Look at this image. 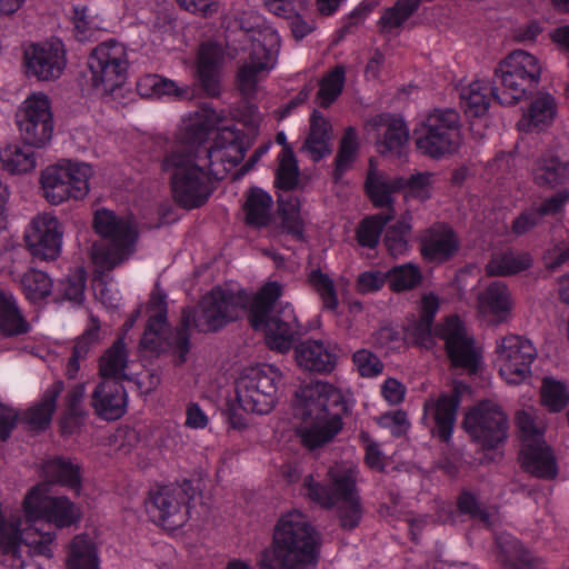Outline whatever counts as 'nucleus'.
Listing matches in <instances>:
<instances>
[{
    "instance_id": "obj_3",
    "label": "nucleus",
    "mask_w": 569,
    "mask_h": 569,
    "mask_svg": "<svg viewBox=\"0 0 569 569\" xmlns=\"http://www.w3.org/2000/svg\"><path fill=\"white\" fill-rule=\"evenodd\" d=\"M162 169L170 173L174 202L187 210L207 203L216 189V180L222 179L217 168H209L200 154V147L179 148L162 161Z\"/></svg>"
},
{
    "instance_id": "obj_30",
    "label": "nucleus",
    "mask_w": 569,
    "mask_h": 569,
    "mask_svg": "<svg viewBox=\"0 0 569 569\" xmlns=\"http://www.w3.org/2000/svg\"><path fill=\"white\" fill-rule=\"evenodd\" d=\"M299 367L310 372L330 373L337 365V355L330 345L321 340L300 342L295 349Z\"/></svg>"
},
{
    "instance_id": "obj_21",
    "label": "nucleus",
    "mask_w": 569,
    "mask_h": 569,
    "mask_svg": "<svg viewBox=\"0 0 569 569\" xmlns=\"http://www.w3.org/2000/svg\"><path fill=\"white\" fill-rule=\"evenodd\" d=\"M435 335L445 341L448 358L455 367L475 371L478 355L473 338L458 316H450L435 328Z\"/></svg>"
},
{
    "instance_id": "obj_50",
    "label": "nucleus",
    "mask_w": 569,
    "mask_h": 569,
    "mask_svg": "<svg viewBox=\"0 0 569 569\" xmlns=\"http://www.w3.org/2000/svg\"><path fill=\"white\" fill-rule=\"evenodd\" d=\"M0 161L11 173H26L36 167L34 152L31 147L10 144L0 150Z\"/></svg>"
},
{
    "instance_id": "obj_34",
    "label": "nucleus",
    "mask_w": 569,
    "mask_h": 569,
    "mask_svg": "<svg viewBox=\"0 0 569 569\" xmlns=\"http://www.w3.org/2000/svg\"><path fill=\"white\" fill-rule=\"evenodd\" d=\"M535 182L540 187L555 188L569 181V160L557 154H543L533 169Z\"/></svg>"
},
{
    "instance_id": "obj_2",
    "label": "nucleus",
    "mask_w": 569,
    "mask_h": 569,
    "mask_svg": "<svg viewBox=\"0 0 569 569\" xmlns=\"http://www.w3.org/2000/svg\"><path fill=\"white\" fill-rule=\"evenodd\" d=\"M320 537L308 517L293 509L277 520L271 545L260 551L258 569H316Z\"/></svg>"
},
{
    "instance_id": "obj_31",
    "label": "nucleus",
    "mask_w": 569,
    "mask_h": 569,
    "mask_svg": "<svg viewBox=\"0 0 569 569\" xmlns=\"http://www.w3.org/2000/svg\"><path fill=\"white\" fill-rule=\"evenodd\" d=\"M223 61L222 49L214 43H203L199 49L197 62L198 80L210 97L220 94V67Z\"/></svg>"
},
{
    "instance_id": "obj_55",
    "label": "nucleus",
    "mask_w": 569,
    "mask_h": 569,
    "mask_svg": "<svg viewBox=\"0 0 569 569\" xmlns=\"http://www.w3.org/2000/svg\"><path fill=\"white\" fill-rule=\"evenodd\" d=\"M557 114V103L548 92H540L530 103L528 116L530 124L542 129L548 127L555 120Z\"/></svg>"
},
{
    "instance_id": "obj_45",
    "label": "nucleus",
    "mask_w": 569,
    "mask_h": 569,
    "mask_svg": "<svg viewBox=\"0 0 569 569\" xmlns=\"http://www.w3.org/2000/svg\"><path fill=\"white\" fill-rule=\"evenodd\" d=\"M86 393L83 383L72 387L66 397L67 412L60 421L62 435H72L87 416L82 402Z\"/></svg>"
},
{
    "instance_id": "obj_10",
    "label": "nucleus",
    "mask_w": 569,
    "mask_h": 569,
    "mask_svg": "<svg viewBox=\"0 0 569 569\" xmlns=\"http://www.w3.org/2000/svg\"><path fill=\"white\" fill-rule=\"evenodd\" d=\"M199 493L191 480L151 489L144 500L149 519L167 530L182 527L189 519L190 502Z\"/></svg>"
},
{
    "instance_id": "obj_56",
    "label": "nucleus",
    "mask_w": 569,
    "mask_h": 569,
    "mask_svg": "<svg viewBox=\"0 0 569 569\" xmlns=\"http://www.w3.org/2000/svg\"><path fill=\"white\" fill-rule=\"evenodd\" d=\"M421 2L422 0H397L379 19L382 31L401 27L419 9Z\"/></svg>"
},
{
    "instance_id": "obj_62",
    "label": "nucleus",
    "mask_w": 569,
    "mask_h": 569,
    "mask_svg": "<svg viewBox=\"0 0 569 569\" xmlns=\"http://www.w3.org/2000/svg\"><path fill=\"white\" fill-rule=\"evenodd\" d=\"M405 341L415 346L431 348L433 346L432 323L417 319L405 328Z\"/></svg>"
},
{
    "instance_id": "obj_17",
    "label": "nucleus",
    "mask_w": 569,
    "mask_h": 569,
    "mask_svg": "<svg viewBox=\"0 0 569 569\" xmlns=\"http://www.w3.org/2000/svg\"><path fill=\"white\" fill-rule=\"evenodd\" d=\"M280 47V37L271 28L253 31L248 61L239 69V90L244 96L254 92L258 74L273 67Z\"/></svg>"
},
{
    "instance_id": "obj_61",
    "label": "nucleus",
    "mask_w": 569,
    "mask_h": 569,
    "mask_svg": "<svg viewBox=\"0 0 569 569\" xmlns=\"http://www.w3.org/2000/svg\"><path fill=\"white\" fill-rule=\"evenodd\" d=\"M309 282L319 295L323 308L336 311L339 302L332 279L317 269L310 272Z\"/></svg>"
},
{
    "instance_id": "obj_29",
    "label": "nucleus",
    "mask_w": 569,
    "mask_h": 569,
    "mask_svg": "<svg viewBox=\"0 0 569 569\" xmlns=\"http://www.w3.org/2000/svg\"><path fill=\"white\" fill-rule=\"evenodd\" d=\"M26 520L28 519L26 518ZM2 521L14 528V537L22 548V553H26L28 557H30V553L48 558L52 557L50 545L54 540V533L43 531V523L41 521H27L28 526L22 530H20V518L7 520L2 515Z\"/></svg>"
},
{
    "instance_id": "obj_60",
    "label": "nucleus",
    "mask_w": 569,
    "mask_h": 569,
    "mask_svg": "<svg viewBox=\"0 0 569 569\" xmlns=\"http://www.w3.org/2000/svg\"><path fill=\"white\" fill-rule=\"evenodd\" d=\"M138 87L140 90L144 87L150 88L156 96H173L178 99L190 98L189 88L187 86L180 87L176 81L158 74L144 77L138 83Z\"/></svg>"
},
{
    "instance_id": "obj_7",
    "label": "nucleus",
    "mask_w": 569,
    "mask_h": 569,
    "mask_svg": "<svg viewBox=\"0 0 569 569\" xmlns=\"http://www.w3.org/2000/svg\"><path fill=\"white\" fill-rule=\"evenodd\" d=\"M417 150L439 160L459 152L462 144V124L458 111L436 108L413 130Z\"/></svg>"
},
{
    "instance_id": "obj_26",
    "label": "nucleus",
    "mask_w": 569,
    "mask_h": 569,
    "mask_svg": "<svg viewBox=\"0 0 569 569\" xmlns=\"http://www.w3.org/2000/svg\"><path fill=\"white\" fill-rule=\"evenodd\" d=\"M459 405L460 396L457 390L450 395H440L437 400L428 399L425 402V419L431 420V432L445 442L451 438Z\"/></svg>"
},
{
    "instance_id": "obj_46",
    "label": "nucleus",
    "mask_w": 569,
    "mask_h": 569,
    "mask_svg": "<svg viewBox=\"0 0 569 569\" xmlns=\"http://www.w3.org/2000/svg\"><path fill=\"white\" fill-rule=\"evenodd\" d=\"M478 302L482 311L501 316L511 308L510 291L502 281H493L479 293Z\"/></svg>"
},
{
    "instance_id": "obj_22",
    "label": "nucleus",
    "mask_w": 569,
    "mask_h": 569,
    "mask_svg": "<svg viewBox=\"0 0 569 569\" xmlns=\"http://www.w3.org/2000/svg\"><path fill=\"white\" fill-rule=\"evenodd\" d=\"M62 236L63 230L58 219L53 214L44 212L32 219L24 239L34 258L49 261L59 257Z\"/></svg>"
},
{
    "instance_id": "obj_52",
    "label": "nucleus",
    "mask_w": 569,
    "mask_h": 569,
    "mask_svg": "<svg viewBox=\"0 0 569 569\" xmlns=\"http://www.w3.org/2000/svg\"><path fill=\"white\" fill-rule=\"evenodd\" d=\"M278 168L276 170L274 184L283 191L296 189L299 182V167L290 146H286L278 157Z\"/></svg>"
},
{
    "instance_id": "obj_24",
    "label": "nucleus",
    "mask_w": 569,
    "mask_h": 569,
    "mask_svg": "<svg viewBox=\"0 0 569 569\" xmlns=\"http://www.w3.org/2000/svg\"><path fill=\"white\" fill-rule=\"evenodd\" d=\"M460 249V240L448 223H435L420 236V252L425 260L445 263L451 260Z\"/></svg>"
},
{
    "instance_id": "obj_37",
    "label": "nucleus",
    "mask_w": 569,
    "mask_h": 569,
    "mask_svg": "<svg viewBox=\"0 0 569 569\" xmlns=\"http://www.w3.org/2000/svg\"><path fill=\"white\" fill-rule=\"evenodd\" d=\"M532 263L528 252L506 251L492 254L485 270L488 276L507 277L528 270Z\"/></svg>"
},
{
    "instance_id": "obj_18",
    "label": "nucleus",
    "mask_w": 569,
    "mask_h": 569,
    "mask_svg": "<svg viewBox=\"0 0 569 569\" xmlns=\"http://www.w3.org/2000/svg\"><path fill=\"white\" fill-rule=\"evenodd\" d=\"M496 353L499 373L509 385H520L531 377L537 350L530 340L508 335L497 341Z\"/></svg>"
},
{
    "instance_id": "obj_27",
    "label": "nucleus",
    "mask_w": 569,
    "mask_h": 569,
    "mask_svg": "<svg viewBox=\"0 0 569 569\" xmlns=\"http://www.w3.org/2000/svg\"><path fill=\"white\" fill-rule=\"evenodd\" d=\"M91 406L98 417L104 420L121 418L127 408V392L116 379L101 380L91 396Z\"/></svg>"
},
{
    "instance_id": "obj_5",
    "label": "nucleus",
    "mask_w": 569,
    "mask_h": 569,
    "mask_svg": "<svg viewBox=\"0 0 569 569\" xmlns=\"http://www.w3.org/2000/svg\"><path fill=\"white\" fill-rule=\"evenodd\" d=\"M281 293L282 288L278 282L264 284L251 305L249 321L253 329L266 331L270 349L284 353L299 336L300 325L289 305L276 309Z\"/></svg>"
},
{
    "instance_id": "obj_48",
    "label": "nucleus",
    "mask_w": 569,
    "mask_h": 569,
    "mask_svg": "<svg viewBox=\"0 0 569 569\" xmlns=\"http://www.w3.org/2000/svg\"><path fill=\"white\" fill-rule=\"evenodd\" d=\"M411 216L403 214L398 221L387 227L383 242L388 252L398 257L409 250V239L411 236Z\"/></svg>"
},
{
    "instance_id": "obj_20",
    "label": "nucleus",
    "mask_w": 569,
    "mask_h": 569,
    "mask_svg": "<svg viewBox=\"0 0 569 569\" xmlns=\"http://www.w3.org/2000/svg\"><path fill=\"white\" fill-rule=\"evenodd\" d=\"M189 130L192 131L191 136L194 142H198L197 147H200L202 160L206 161L209 168H216L217 161L230 166L229 168L219 170V176L222 178L230 168L236 167L244 158L247 148L234 130L223 129L216 139L214 146L210 148L200 146L208 137L209 128L206 124H199L198 127L191 126Z\"/></svg>"
},
{
    "instance_id": "obj_63",
    "label": "nucleus",
    "mask_w": 569,
    "mask_h": 569,
    "mask_svg": "<svg viewBox=\"0 0 569 569\" xmlns=\"http://www.w3.org/2000/svg\"><path fill=\"white\" fill-rule=\"evenodd\" d=\"M62 295L66 299L81 302L84 297L86 276L82 270L69 273L60 282Z\"/></svg>"
},
{
    "instance_id": "obj_23",
    "label": "nucleus",
    "mask_w": 569,
    "mask_h": 569,
    "mask_svg": "<svg viewBox=\"0 0 569 569\" xmlns=\"http://www.w3.org/2000/svg\"><path fill=\"white\" fill-rule=\"evenodd\" d=\"M27 76L39 81H53L60 78L66 64V49L62 41L54 39L32 44L24 53Z\"/></svg>"
},
{
    "instance_id": "obj_6",
    "label": "nucleus",
    "mask_w": 569,
    "mask_h": 569,
    "mask_svg": "<svg viewBox=\"0 0 569 569\" xmlns=\"http://www.w3.org/2000/svg\"><path fill=\"white\" fill-rule=\"evenodd\" d=\"M92 227L108 243L94 242L90 254L92 262L102 270H111L126 261L133 252L138 237L133 220L101 208L93 214Z\"/></svg>"
},
{
    "instance_id": "obj_14",
    "label": "nucleus",
    "mask_w": 569,
    "mask_h": 569,
    "mask_svg": "<svg viewBox=\"0 0 569 569\" xmlns=\"http://www.w3.org/2000/svg\"><path fill=\"white\" fill-rule=\"evenodd\" d=\"M128 66L122 43L109 40L98 44L88 58L92 86L102 93H112L126 82Z\"/></svg>"
},
{
    "instance_id": "obj_51",
    "label": "nucleus",
    "mask_w": 569,
    "mask_h": 569,
    "mask_svg": "<svg viewBox=\"0 0 569 569\" xmlns=\"http://www.w3.org/2000/svg\"><path fill=\"white\" fill-rule=\"evenodd\" d=\"M505 60L513 71L528 80V84L533 90L538 87L541 77V64L533 54L523 50H515Z\"/></svg>"
},
{
    "instance_id": "obj_13",
    "label": "nucleus",
    "mask_w": 569,
    "mask_h": 569,
    "mask_svg": "<svg viewBox=\"0 0 569 569\" xmlns=\"http://www.w3.org/2000/svg\"><path fill=\"white\" fill-rule=\"evenodd\" d=\"M432 173L419 172L411 174L409 178L388 177L376 167L373 159L369 160V169L365 182L366 192L376 208L385 206H393L395 192L407 189L411 197L420 200L430 198V184Z\"/></svg>"
},
{
    "instance_id": "obj_1",
    "label": "nucleus",
    "mask_w": 569,
    "mask_h": 569,
    "mask_svg": "<svg viewBox=\"0 0 569 569\" xmlns=\"http://www.w3.org/2000/svg\"><path fill=\"white\" fill-rule=\"evenodd\" d=\"M293 416L300 420L297 433L309 450L329 442L342 430L350 407L342 392L329 382L310 381L295 393Z\"/></svg>"
},
{
    "instance_id": "obj_33",
    "label": "nucleus",
    "mask_w": 569,
    "mask_h": 569,
    "mask_svg": "<svg viewBox=\"0 0 569 569\" xmlns=\"http://www.w3.org/2000/svg\"><path fill=\"white\" fill-rule=\"evenodd\" d=\"M301 151H306L316 162L332 151L331 124L318 110H313L311 114L310 130Z\"/></svg>"
},
{
    "instance_id": "obj_49",
    "label": "nucleus",
    "mask_w": 569,
    "mask_h": 569,
    "mask_svg": "<svg viewBox=\"0 0 569 569\" xmlns=\"http://www.w3.org/2000/svg\"><path fill=\"white\" fill-rule=\"evenodd\" d=\"M358 147L357 131L355 128L348 127L340 140L338 153L335 159V169L332 172L335 182H339L342 176L350 169L356 159Z\"/></svg>"
},
{
    "instance_id": "obj_58",
    "label": "nucleus",
    "mask_w": 569,
    "mask_h": 569,
    "mask_svg": "<svg viewBox=\"0 0 569 569\" xmlns=\"http://www.w3.org/2000/svg\"><path fill=\"white\" fill-rule=\"evenodd\" d=\"M20 283L27 299L33 302L47 298L52 290L51 278L46 272L36 269L24 272Z\"/></svg>"
},
{
    "instance_id": "obj_47",
    "label": "nucleus",
    "mask_w": 569,
    "mask_h": 569,
    "mask_svg": "<svg viewBox=\"0 0 569 569\" xmlns=\"http://www.w3.org/2000/svg\"><path fill=\"white\" fill-rule=\"evenodd\" d=\"M489 86L483 80H475L460 91V102L466 114L471 117L483 116L489 108L487 91Z\"/></svg>"
},
{
    "instance_id": "obj_40",
    "label": "nucleus",
    "mask_w": 569,
    "mask_h": 569,
    "mask_svg": "<svg viewBox=\"0 0 569 569\" xmlns=\"http://www.w3.org/2000/svg\"><path fill=\"white\" fill-rule=\"evenodd\" d=\"M128 352L123 337H119L99 359V373L103 379H127Z\"/></svg>"
},
{
    "instance_id": "obj_8",
    "label": "nucleus",
    "mask_w": 569,
    "mask_h": 569,
    "mask_svg": "<svg viewBox=\"0 0 569 569\" xmlns=\"http://www.w3.org/2000/svg\"><path fill=\"white\" fill-rule=\"evenodd\" d=\"M281 371L272 365L246 368L236 381V396L243 411L268 415L279 400Z\"/></svg>"
},
{
    "instance_id": "obj_12",
    "label": "nucleus",
    "mask_w": 569,
    "mask_h": 569,
    "mask_svg": "<svg viewBox=\"0 0 569 569\" xmlns=\"http://www.w3.org/2000/svg\"><path fill=\"white\" fill-rule=\"evenodd\" d=\"M91 173V167L87 163L49 166L40 178L43 197L51 204H60L70 198L81 200L89 192Z\"/></svg>"
},
{
    "instance_id": "obj_59",
    "label": "nucleus",
    "mask_w": 569,
    "mask_h": 569,
    "mask_svg": "<svg viewBox=\"0 0 569 569\" xmlns=\"http://www.w3.org/2000/svg\"><path fill=\"white\" fill-rule=\"evenodd\" d=\"M387 277L389 287L395 292L410 290L422 280L420 268L413 263L396 266L387 272Z\"/></svg>"
},
{
    "instance_id": "obj_15",
    "label": "nucleus",
    "mask_w": 569,
    "mask_h": 569,
    "mask_svg": "<svg viewBox=\"0 0 569 569\" xmlns=\"http://www.w3.org/2000/svg\"><path fill=\"white\" fill-rule=\"evenodd\" d=\"M463 429L483 449H495L508 437L509 420L500 406L482 401L466 413Z\"/></svg>"
},
{
    "instance_id": "obj_44",
    "label": "nucleus",
    "mask_w": 569,
    "mask_h": 569,
    "mask_svg": "<svg viewBox=\"0 0 569 569\" xmlns=\"http://www.w3.org/2000/svg\"><path fill=\"white\" fill-rule=\"evenodd\" d=\"M100 339V322L91 316L90 325L84 332L77 339L71 357L69 358L66 367V375L68 378H76L80 369V360L86 359L90 348L96 345Z\"/></svg>"
},
{
    "instance_id": "obj_64",
    "label": "nucleus",
    "mask_w": 569,
    "mask_h": 569,
    "mask_svg": "<svg viewBox=\"0 0 569 569\" xmlns=\"http://www.w3.org/2000/svg\"><path fill=\"white\" fill-rule=\"evenodd\" d=\"M352 359L362 377L378 376L383 369L381 360L367 349L356 351Z\"/></svg>"
},
{
    "instance_id": "obj_57",
    "label": "nucleus",
    "mask_w": 569,
    "mask_h": 569,
    "mask_svg": "<svg viewBox=\"0 0 569 569\" xmlns=\"http://www.w3.org/2000/svg\"><path fill=\"white\" fill-rule=\"evenodd\" d=\"M345 67L337 66L322 78L317 92V101L320 107L328 108L340 96L345 86Z\"/></svg>"
},
{
    "instance_id": "obj_32",
    "label": "nucleus",
    "mask_w": 569,
    "mask_h": 569,
    "mask_svg": "<svg viewBox=\"0 0 569 569\" xmlns=\"http://www.w3.org/2000/svg\"><path fill=\"white\" fill-rule=\"evenodd\" d=\"M63 389V381L56 380L46 389L41 399L23 412L22 421L30 430L43 431L50 426L57 408V399Z\"/></svg>"
},
{
    "instance_id": "obj_19",
    "label": "nucleus",
    "mask_w": 569,
    "mask_h": 569,
    "mask_svg": "<svg viewBox=\"0 0 569 569\" xmlns=\"http://www.w3.org/2000/svg\"><path fill=\"white\" fill-rule=\"evenodd\" d=\"M21 139L29 147L41 148L53 132L50 101L43 93L32 94L16 113Z\"/></svg>"
},
{
    "instance_id": "obj_25",
    "label": "nucleus",
    "mask_w": 569,
    "mask_h": 569,
    "mask_svg": "<svg viewBox=\"0 0 569 569\" xmlns=\"http://www.w3.org/2000/svg\"><path fill=\"white\" fill-rule=\"evenodd\" d=\"M490 91L500 104L513 106L527 98L533 91V88L528 84L526 78L513 71L503 59L495 69Z\"/></svg>"
},
{
    "instance_id": "obj_54",
    "label": "nucleus",
    "mask_w": 569,
    "mask_h": 569,
    "mask_svg": "<svg viewBox=\"0 0 569 569\" xmlns=\"http://www.w3.org/2000/svg\"><path fill=\"white\" fill-rule=\"evenodd\" d=\"M457 509L461 515L480 522L487 529H492L495 523L492 513L476 493L466 489L461 490L457 497Z\"/></svg>"
},
{
    "instance_id": "obj_9",
    "label": "nucleus",
    "mask_w": 569,
    "mask_h": 569,
    "mask_svg": "<svg viewBox=\"0 0 569 569\" xmlns=\"http://www.w3.org/2000/svg\"><path fill=\"white\" fill-rule=\"evenodd\" d=\"M516 425L521 440L522 468L536 478L555 479L558 476V465L551 448L545 440V426L537 421L532 412L526 410L517 412Z\"/></svg>"
},
{
    "instance_id": "obj_16",
    "label": "nucleus",
    "mask_w": 569,
    "mask_h": 569,
    "mask_svg": "<svg viewBox=\"0 0 569 569\" xmlns=\"http://www.w3.org/2000/svg\"><path fill=\"white\" fill-rule=\"evenodd\" d=\"M46 486L33 487L23 500V509L28 521L44 519L58 528H68L81 519V511L64 496L46 495Z\"/></svg>"
},
{
    "instance_id": "obj_43",
    "label": "nucleus",
    "mask_w": 569,
    "mask_h": 569,
    "mask_svg": "<svg viewBox=\"0 0 569 569\" xmlns=\"http://www.w3.org/2000/svg\"><path fill=\"white\" fill-rule=\"evenodd\" d=\"M377 123L386 128L383 140L380 144V147H382L380 153H400L402 147H405L409 140V129L405 121L396 116L381 114Z\"/></svg>"
},
{
    "instance_id": "obj_35",
    "label": "nucleus",
    "mask_w": 569,
    "mask_h": 569,
    "mask_svg": "<svg viewBox=\"0 0 569 569\" xmlns=\"http://www.w3.org/2000/svg\"><path fill=\"white\" fill-rule=\"evenodd\" d=\"M277 216L280 223L273 226L278 232L290 234L296 240H303V221L300 216L299 199L291 196H279Z\"/></svg>"
},
{
    "instance_id": "obj_38",
    "label": "nucleus",
    "mask_w": 569,
    "mask_h": 569,
    "mask_svg": "<svg viewBox=\"0 0 569 569\" xmlns=\"http://www.w3.org/2000/svg\"><path fill=\"white\" fill-rule=\"evenodd\" d=\"M43 476L50 482L60 483L70 489L78 490L81 487L80 466L70 459L54 457L42 465Z\"/></svg>"
},
{
    "instance_id": "obj_39",
    "label": "nucleus",
    "mask_w": 569,
    "mask_h": 569,
    "mask_svg": "<svg viewBox=\"0 0 569 569\" xmlns=\"http://www.w3.org/2000/svg\"><path fill=\"white\" fill-rule=\"evenodd\" d=\"M383 208L387 211L366 217L359 222L356 229V237L361 247L376 248L383 229L395 218L396 210L393 206H385Z\"/></svg>"
},
{
    "instance_id": "obj_4",
    "label": "nucleus",
    "mask_w": 569,
    "mask_h": 569,
    "mask_svg": "<svg viewBox=\"0 0 569 569\" xmlns=\"http://www.w3.org/2000/svg\"><path fill=\"white\" fill-rule=\"evenodd\" d=\"M328 476V485L315 481L312 475L306 476L302 483L306 496L323 509L336 508L340 527L353 530L363 516L357 491V472L352 468H331Z\"/></svg>"
},
{
    "instance_id": "obj_42",
    "label": "nucleus",
    "mask_w": 569,
    "mask_h": 569,
    "mask_svg": "<svg viewBox=\"0 0 569 569\" xmlns=\"http://www.w3.org/2000/svg\"><path fill=\"white\" fill-rule=\"evenodd\" d=\"M271 196L260 188H251L246 203V223L256 228H262L269 224L271 219Z\"/></svg>"
},
{
    "instance_id": "obj_28",
    "label": "nucleus",
    "mask_w": 569,
    "mask_h": 569,
    "mask_svg": "<svg viewBox=\"0 0 569 569\" xmlns=\"http://www.w3.org/2000/svg\"><path fill=\"white\" fill-rule=\"evenodd\" d=\"M497 559L512 569H546L541 558L532 555L520 540L508 532L495 535Z\"/></svg>"
},
{
    "instance_id": "obj_11",
    "label": "nucleus",
    "mask_w": 569,
    "mask_h": 569,
    "mask_svg": "<svg viewBox=\"0 0 569 569\" xmlns=\"http://www.w3.org/2000/svg\"><path fill=\"white\" fill-rule=\"evenodd\" d=\"M246 307L244 298L220 287L208 292L197 308H183V323H193L199 332H216L237 320Z\"/></svg>"
},
{
    "instance_id": "obj_36",
    "label": "nucleus",
    "mask_w": 569,
    "mask_h": 569,
    "mask_svg": "<svg viewBox=\"0 0 569 569\" xmlns=\"http://www.w3.org/2000/svg\"><path fill=\"white\" fill-rule=\"evenodd\" d=\"M27 321L18 307L16 298L4 291H0V332L4 337H16L30 331Z\"/></svg>"
},
{
    "instance_id": "obj_53",
    "label": "nucleus",
    "mask_w": 569,
    "mask_h": 569,
    "mask_svg": "<svg viewBox=\"0 0 569 569\" xmlns=\"http://www.w3.org/2000/svg\"><path fill=\"white\" fill-rule=\"evenodd\" d=\"M541 403L550 412H560L569 402L567 385L553 377H545L540 387Z\"/></svg>"
},
{
    "instance_id": "obj_41",
    "label": "nucleus",
    "mask_w": 569,
    "mask_h": 569,
    "mask_svg": "<svg viewBox=\"0 0 569 569\" xmlns=\"http://www.w3.org/2000/svg\"><path fill=\"white\" fill-rule=\"evenodd\" d=\"M67 569H99L98 551L87 535L76 536L69 545Z\"/></svg>"
}]
</instances>
